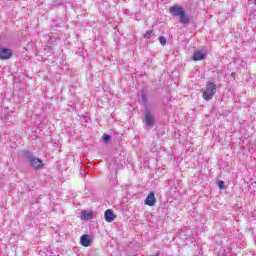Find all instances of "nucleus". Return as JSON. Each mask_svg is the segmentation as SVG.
<instances>
[{"instance_id":"obj_1","label":"nucleus","mask_w":256,"mask_h":256,"mask_svg":"<svg viewBox=\"0 0 256 256\" xmlns=\"http://www.w3.org/2000/svg\"><path fill=\"white\" fill-rule=\"evenodd\" d=\"M22 156L29 162V166L34 169V171H39L45 167V164L40 158L35 157L33 152L29 150H23Z\"/></svg>"},{"instance_id":"obj_2","label":"nucleus","mask_w":256,"mask_h":256,"mask_svg":"<svg viewBox=\"0 0 256 256\" xmlns=\"http://www.w3.org/2000/svg\"><path fill=\"white\" fill-rule=\"evenodd\" d=\"M170 13L173 15V17H179L180 23L182 25H189L191 23V18H189V15H187V12H185V9L179 5H174L170 8Z\"/></svg>"},{"instance_id":"obj_3","label":"nucleus","mask_w":256,"mask_h":256,"mask_svg":"<svg viewBox=\"0 0 256 256\" xmlns=\"http://www.w3.org/2000/svg\"><path fill=\"white\" fill-rule=\"evenodd\" d=\"M215 93H217V84L215 82H208L202 97L204 101H211L215 97Z\"/></svg>"},{"instance_id":"obj_4","label":"nucleus","mask_w":256,"mask_h":256,"mask_svg":"<svg viewBox=\"0 0 256 256\" xmlns=\"http://www.w3.org/2000/svg\"><path fill=\"white\" fill-rule=\"evenodd\" d=\"M144 123L147 127H154L155 125V115L151 111L150 107H146L144 111Z\"/></svg>"},{"instance_id":"obj_5","label":"nucleus","mask_w":256,"mask_h":256,"mask_svg":"<svg viewBox=\"0 0 256 256\" xmlns=\"http://www.w3.org/2000/svg\"><path fill=\"white\" fill-rule=\"evenodd\" d=\"M13 57V51L9 48L0 47V59L2 61H7V59H11Z\"/></svg>"},{"instance_id":"obj_6","label":"nucleus","mask_w":256,"mask_h":256,"mask_svg":"<svg viewBox=\"0 0 256 256\" xmlns=\"http://www.w3.org/2000/svg\"><path fill=\"white\" fill-rule=\"evenodd\" d=\"M138 100L141 101V103H143L145 109H147V107H149V94L147 93V91L142 89L138 93Z\"/></svg>"},{"instance_id":"obj_7","label":"nucleus","mask_w":256,"mask_h":256,"mask_svg":"<svg viewBox=\"0 0 256 256\" xmlns=\"http://www.w3.org/2000/svg\"><path fill=\"white\" fill-rule=\"evenodd\" d=\"M104 219L107 223H113L115 219H117V215L113 212V210L108 209L104 212Z\"/></svg>"},{"instance_id":"obj_8","label":"nucleus","mask_w":256,"mask_h":256,"mask_svg":"<svg viewBox=\"0 0 256 256\" xmlns=\"http://www.w3.org/2000/svg\"><path fill=\"white\" fill-rule=\"evenodd\" d=\"M155 203H157V199L155 198V193L150 192L145 199V205H148V207H154Z\"/></svg>"},{"instance_id":"obj_9","label":"nucleus","mask_w":256,"mask_h":256,"mask_svg":"<svg viewBox=\"0 0 256 256\" xmlns=\"http://www.w3.org/2000/svg\"><path fill=\"white\" fill-rule=\"evenodd\" d=\"M80 243L83 247H89L91 245V236H89V234L82 235Z\"/></svg>"},{"instance_id":"obj_10","label":"nucleus","mask_w":256,"mask_h":256,"mask_svg":"<svg viewBox=\"0 0 256 256\" xmlns=\"http://www.w3.org/2000/svg\"><path fill=\"white\" fill-rule=\"evenodd\" d=\"M192 59L193 61H203V59H205V54L201 51H196L194 52Z\"/></svg>"},{"instance_id":"obj_11","label":"nucleus","mask_w":256,"mask_h":256,"mask_svg":"<svg viewBox=\"0 0 256 256\" xmlns=\"http://www.w3.org/2000/svg\"><path fill=\"white\" fill-rule=\"evenodd\" d=\"M92 217L93 213L87 212L85 210L82 211V219H84L85 221H89V219H91Z\"/></svg>"},{"instance_id":"obj_12","label":"nucleus","mask_w":256,"mask_h":256,"mask_svg":"<svg viewBox=\"0 0 256 256\" xmlns=\"http://www.w3.org/2000/svg\"><path fill=\"white\" fill-rule=\"evenodd\" d=\"M63 5V0H54L51 5V9H55V7H59Z\"/></svg>"},{"instance_id":"obj_13","label":"nucleus","mask_w":256,"mask_h":256,"mask_svg":"<svg viewBox=\"0 0 256 256\" xmlns=\"http://www.w3.org/2000/svg\"><path fill=\"white\" fill-rule=\"evenodd\" d=\"M153 35H155V33L153 32V30L146 31L145 34H143V38H144V39H151V37H153Z\"/></svg>"},{"instance_id":"obj_14","label":"nucleus","mask_w":256,"mask_h":256,"mask_svg":"<svg viewBox=\"0 0 256 256\" xmlns=\"http://www.w3.org/2000/svg\"><path fill=\"white\" fill-rule=\"evenodd\" d=\"M158 39L160 41V45H167V38H165L164 36H160Z\"/></svg>"},{"instance_id":"obj_15","label":"nucleus","mask_w":256,"mask_h":256,"mask_svg":"<svg viewBox=\"0 0 256 256\" xmlns=\"http://www.w3.org/2000/svg\"><path fill=\"white\" fill-rule=\"evenodd\" d=\"M103 141H104V143L110 142V141H111V135H109V134H104V135H103Z\"/></svg>"},{"instance_id":"obj_16","label":"nucleus","mask_w":256,"mask_h":256,"mask_svg":"<svg viewBox=\"0 0 256 256\" xmlns=\"http://www.w3.org/2000/svg\"><path fill=\"white\" fill-rule=\"evenodd\" d=\"M218 187H219L220 190L225 189V182L223 180H220L218 182Z\"/></svg>"},{"instance_id":"obj_17","label":"nucleus","mask_w":256,"mask_h":256,"mask_svg":"<svg viewBox=\"0 0 256 256\" xmlns=\"http://www.w3.org/2000/svg\"><path fill=\"white\" fill-rule=\"evenodd\" d=\"M5 121H9L11 119V114L7 113L4 115Z\"/></svg>"},{"instance_id":"obj_18","label":"nucleus","mask_w":256,"mask_h":256,"mask_svg":"<svg viewBox=\"0 0 256 256\" xmlns=\"http://www.w3.org/2000/svg\"><path fill=\"white\" fill-rule=\"evenodd\" d=\"M255 1V4H256V0H254Z\"/></svg>"}]
</instances>
